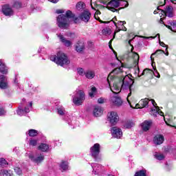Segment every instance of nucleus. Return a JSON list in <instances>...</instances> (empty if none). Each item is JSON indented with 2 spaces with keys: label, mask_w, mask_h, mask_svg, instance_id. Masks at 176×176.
<instances>
[{
  "label": "nucleus",
  "mask_w": 176,
  "mask_h": 176,
  "mask_svg": "<svg viewBox=\"0 0 176 176\" xmlns=\"http://www.w3.org/2000/svg\"><path fill=\"white\" fill-rule=\"evenodd\" d=\"M123 67L114 69L109 74L107 78V82L111 90L112 93L114 94H118L122 90H126L129 89L130 93L128 94L126 100L131 107V108L142 109V108H148L149 107V103H152V99L149 100L148 98L142 99L139 103L135 104V107H133L131 104V93H133V85H134V80L131 78V75H126L123 76Z\"/></svg>",
  "instance_id": "f257e3e1"
},
{
  "label": "nucleus",
  "mask_w": 176,
  "mask_h": 176,
  "mask_svg": "<svg viewBox=\"0 0 176 176\" xmlns=\"http://www.w3.org/2000/svg\"><path fill=\"white\" fill-rule=\"evenodd\" d=\"M69 19H73L74 23H78L79 21V18L75 16V14L72 13V11L67 10L66 12V15L60 14L56 18V23L59 28L63 30H67L69 27Z\"/></svg>",
  "instance_id": "f03ea898"
},
{
  "label": "nucleus",
  "mask_w": 176,
  "mask_h": 176,
  "mask_svg": "<svg viewBox=\"0 0 176 176\" xmlns=\"http://www.w3.org/2000/svg\"><path fill=\"white\" fill-rule=\"evenodd\" d=\"M50 60L57 64V65H60V67L68 65L70 63L68 56H67L63 52H58L56 55L51 56Z\"/></svg>",
  "instance_id": "7ed1b4c3"
},
{
  "label": "nucleus",
  "mask_w": 176,
  "mask_h": 176,
  "mask_svg": "<svg viewBox=\"0 0 176 176\" xmlns=\"http://www.w3.org/2000/svg\"><path fill=\"white\" fill-rule=\"evenodd\" d=\"M85 99V91L83 90L76 89L74 92L72 101L74 105H77V107L82 105Z\"/></svg>",
  "instance_id": "20e7f679"
},
{
  "label": "nucleus",
  "mask_w": 176,
  "mask_h": 176,
  "mask_svg": "<svg viewBox=\"0 0 176 176\" xmlns=\"http://www.w3.org/2000/svg\"><path fill=\"white\" fill-rule=\"evenodd\" d=\"M26 156L33 162V163H36V164H41L43 160H45V155L43 153H38V152H29L26 153Z\"/></svg>",
  "instance_id": "39448f33"
},
{
  "label": "nucleus",
  "mask_w": 176,
  "mask_h": 176,
  "mask_svg": "<svg viewBox=\"0 0 176 176\" xmlns=\"http://www.w3.org/2000/svg\"><path fill=\"white\" fill-rule=\"evenodd\" d=\"M101 149V146L98 143H96L90 148V155L95 162H98L101 159L100 157V151Z\"/></svg>",
  "instance_id": "423d86ee"
},
{
  "label": "nucleus",
  "mask_w": 176,
  "mask_h": 176,
  "mask_svg": "<svg viewBox=\"0 0 176 176\" xmlns=\"http://www.w3.org/2000/svg\"><path fill=\"white\" fill-rule=\"evenodd\" d=\"M173 10H174V8H173L172 6H167L165 10H161L160 15V24H164V22L163 20H164V17L167 16L168 17H173L174 13L173 12Z\"/></svg>",
  "instance_id": "0eeeda50"
},
{
  "label": "nucleus",
  "mask_w": 176,
  "mask_h": 176,
  "mask_svg": "<svg viewBox=\"0 0 176 176\" xmlns=\"http://www.w3.org/2000/svg\"><path fill=\"white\" fill-rule=\"evenodd\" d=\"M23 105H25V109H23L21 107H19L18 110L16 111L17 115L19 116H23L25 115L26 113H30V109L32 108V102H30L28 104L25 103V100L23 99Z\"/></svg>",
  "instance_id": "6e6552de"
},
{
  "label": "nucleus",
  "mask_w": 176,
  "mask_h": 176,
  "mask_svg": "<svg viewBox=\"0 0 176 176\" xmlns=\"http://www.w3.org/2000/svg\"><path fill=\"white\" fill-rule=\"evenodd\" d=\"M91 166L93 168L92 174L94 175H102L104 174V166H102L101 164L92 163Z\"/></svg>",
  "instance_id": "1a4fd4ad"
},
{
  "label": "nucleus",
  "mask_w": 176,
  "mask_h": 176,
  "mask_svg": "<svg viewBox=\"0 0 176 176\" xmlns=\"http://www.w3.org/2000/svg\"><path fill=\"white\" fill-rule=\"evenodd\" d=\"M120 6V0H111L107 3V9L111 10V12H119L118 8Z\"/></svg>",
  "instance_id": "9d476101"
},
{
  "label": "nucleus",
  "mask_w": 176,
  "mask_h": 176,
  "mask_svg": "<svg viewBox=\"0 0 176 176\" xmlns=\"http://www.w3.org/2000/svg\"><path fill=\"white\" fill-rule=\"evenodd\" d=\"M151 104L153 107H154V108L151 109L150 113L151 115H152L154 117L157 116V115H160V116H163L164 115L163 111H162L159 108V107H157V104H156V102H155V100H151Z\"/></svg>",
  "instance_id": "9b49d317"
},
{
  "label": "nucleus",
  "mask_w": 176,
  "mask_h": 176,
  "mask_svg": "<svg viewBox=\"0 0 176 176\" xmlns=\"http://www.w3.org/2000/svg\"><path fill=\"white\" fill-rule=\"evenodd\" d=\"M108 120L110 122L111 124L115 126L118 122H119V116L118 113L115 111H111L108 113Z\"/></svg>",
  "instance_id": "f8f14e48"
},
{
  "label": "nucleus",
  "mask_w": 176,
  "mask_h": 176,
  "mask_svg": "<svg viewBox=\"0 0 176 176\" xmlns=\"http://www.w3.org/2000/svg\"><path fill=\"white\" fill-rule=\"evenodd\" d=\"M1 12L4 16H8V17H10L14 14L13 9H12V7H10L9 4L3 6L1 8Z\"/></svg>",
  "instance_id": "ddd939ff"
},
{
  "label": "nucleus",
  "mask_w": 176,
  "mask_h": 176,
  "mask_svg": "<svg viewBox=\"0 0 176 176\" xmlns=\"http://www.w3.org/2000/svg\"><path fill=\"white\" fill-rule=\"evenodd\" d=\"M110 102L112 104V105H114V107H121V105L123 104L122 98H120V97L118 96H111Z\"/></svg>",
  "instance_id": "4468645a"
},
{
  "label": "nucleus",
  "mask_w": 176,
  "mask_h": 176,
  "mask_svg": "<svg viewBox=\"0 0 176 176\" xmlns=\"http://www.w3.org/2000/svg\"><path fill=\"white\" fill-rule=\"evenodd\" d=\"M111 135L113 138H122L123 135V132H122V129L118 127L114 126L111 128Z\"/></svg>",
  "instance_id": "2eb2a0df"
},
{
  "label": "nucleus",
  "mask_w": 176,
  "mask_h": 176,
  "mask_svg": "<svg viewBox=\"0 0 176 176\" xmlns=\"http://www.w3.org/2000/svg\"><path fill=\"white\" fill-rule=\"evenodd\" d=\"M9 87V83L8 82V77L4 75L0 76V89L5 90Z\"/></svg>",
  "instance_id": "dca6fc26"
},
{
  "label": "nucleus",
  "mask_w": 176,
  "mask_h": 176,
  "mask_svg": "<svg viewBox=\"0 0 176 176\" xmlns=\"http://www.w3.org/2000/svg\"><path fill=\"white\" fill-rule=\"evenodd\" d=\"M132 41L133 39L129 41V45H130V46L131 47V56H132V57L133 58L135 64H138V61L140 60V55H138V54H137L136 52H133V50H134V47H133V45H131Z\"/></svg>",
  "instance_id": "f3484780"
},
{
  "label": "nucleus",
  "mask_w": 176,
  "mask_h": 176,
  "mask_svg": "<svg viewBox=\"0 0 176 176\" xmlns=\"http://www.w3.org/2000/svg\"><path fill=\"white\" fill-rule=\"evenodd\" d=\"M57 36L58 38L60 39V42H62L63 45H64V46H65L66 47H71V46H72V42L65 38V37H64L63 34H57Z\"/></svg>",
  "instance_id": "a211bd4d"
},
{
  "label": "nucleus",
  "mask_w": 176,
  "mask_h": 176,
  "mask_svg": "<svg viewBox=\"0 0 176 176\" xmlns=\"http://www.w3.org/2000/svg\"><path fill=\"white\" fill-rule=\"evenodd\" d=\"M155 145H162L164 142V136L161 134H157L153 138Z\"/></svg>",
  "instance_id": "6ab92c4d"
},
{
  "label": "nucleus",
  "mask_w": 176,
  "mask_h": 176,
  "mask_svg": "<svg viewBox=\"0 0 176 176\" xmlns=\"http://www.w3.org/2000/svg\"><path fill=\"white\" fill-rule=\"evenodd\" d=\"M91 14L89 11H84L80 15V19L85 23H89Z\"/></svg>",
  "instance_id": "aec40b11"
},
{
  "label": "nucleus",
  "mask_w": 176,
  "mask_h": 176,
  "mask_svg": "<svg viewBox=\"0 0 176 176\" xmlns=\"http://www.w3.org/2000/svg\"><path fill=\"white\" fill-rule=\"evenodd\" d=\"M104 112V110L102 109V107L100 106H94V111H93V115L96 118H98L102 115Z\"/></svg>",
  "instance_id": "412c9836"
},
{
  "label": "nucleus",
  "mask_w": 176,
  "mask_h": 176,
  "mask_svg": "<svg viewBox=\"0 0 176 176\" xmlns=\"http://www.w3.org/2000/svg\"><path fill=\"white\" fill-rule=\"evenodd\" d=\"M10 166V162H9V160L0 157V168H7Z\"/></svg>",
  "instance_id": "4be33fe9"
},
{
  "label": "nucleus",
  "mask_w": 176,
  "mask_h": 176,
  "mask_svg": "<svg viewBox=\"0 0 176 176\" xmlns=\"http://www.w3.org/2000/svg\"><path fill=\"white\" fill-rule=\"evenodd\" d=\"M143 131H148L152 126V120H145L141 124Z\"/></svg>",
  "instance_id": "5701e85b"
},
{
  "label": "nucleus",
  "mask_w": 176,
  "mask_h": 176,
  "mask_svg": "<svg viewBox=\"0 0 176 176\" xmlns=\"http://www.w3.org/2000/svg\"><path fill=\"white\" fill-rule=\"evenodd\" d=\"M168 25L164 24L168 30L173 31V32H176V21H168Z\"/></svg>",
  "instance_id": "b1692460"
},
{
  "label": "nucleus",
  "mask_w": 176,
  "mask_h": 176,
  "mask_svg": "<svg viewBox=\"0 0 176 176\" xmlns=\"http://www.w3.org/2000/svg\"><path fill=\"white\" fill-rule=\"evenodd\" d=\"M0 72L3 74V75L8 74V67L5 65L3 60H0Z\"/></svg>",
  "instance_id": "393cba45"
},
{
  "label": "nucleus",
  "mask_w": 176,
  "mask_h": 176,
  "mask_svg": "<svg viewBox=\"0 0 176 176\" xmlns=\"http://www.w3.org/2000/svg\"><path fill=\"white\" fill-rule=\"evenodd\" d=\"M60 168L61 171H68V170H69V166H68V162L62 161L60 164Z\"/></svg>",
  "instance_id": "a878e982"
},
{
  "label": "nucleus",
  "mask_w": 176,
  "mask_h": 176,
  "mask_svg": "<svg viewBox=\"0 0 176 176\" xmlns=\"http://www.w3.org/2000/svg\"><path fill=\"white\" fill-rule=\"evenodd\" d=\"M96 76V72L93 70H87L85 72V77L87 79H93Z\"/></svg>",
  "instance_id": "bb28decb"
},
{
  "label": "nucleus",
  "mask_w": 176,
  "mask_h": 176,
  "mask_svg": "<svg viewBox=\"0 0 176 176\" xmlns=\"http://www.w3.org/2000/svg\"><path fill=\"white\" fill-rule=\"evenodd\" d=\"M0 174L1 176H13V171L10 170L3 169L1 170Z\"/></svg>",
  "instance_id": "cd10ccee"
},
{
  "label": "nucleus",
  "mask_w": 176,
  "mask_h": 176,
  "mask_svg": "<svg viewBox=\"0 0 176 176\" xmlns=\"http://www.w3.org/2000/svg\"><path fill=\"white\" fill-rule=\"evenodd\" d=\"M57 111H58V114L60 115V116H63L65 115V113H67L65 109L63 106H58Z\"/></svg>",
  "instance_id": "c85d7f7f"
},
{
  "label": "nucleus",
  "mask_w": 176,
  "mask_h": 176,
  "mask_svg": "<svg viewBox=\"0 0 176 176\" xmlns=\"http://www.w3.org/2000/svg\"><path fill=\"white\" fill-rule=\"evenodd\" d=\"M26 134H28L30 137H36V135L38 134V132L35 129H30L28 131Z\"/></svg>",
  "instance_id": "c756f323"
},
{
  "label": "nucleus",
  "mask_w": 176,
  "mask_h": 176,
  "mask_svg": "<svg viewBox=\"0 0 176 176\" xmlns=\"http://www.w3.org/2000/svg\"><path fill=\"white\" fill-rule=\"evenodd\" d=\"M155 65V63L153 62L152 63V67H153V69L152 70V74H153V75L156 77V78H160V74H159V72H157V69H156V66Z\"/></svg>",
  "instance_id": "7c9ffc66"
},
{
  "label": "nucleus",
  "mask_w": 176,
  "mask_h": 176,
  "mask_svg": "<svg viewBox=\"0 0 176 176\" xmlns=\"http://www.w3.org/2000/svg\"><path fill=\"white\" fill-rule=\"evenodd\" d=\"M38 149L42 151V152H46V151L49 150V145L47 144H41L39 145Z\"/></svg>",
  "instance_id": "2f4dec72"
},
{
  "label": "nucleus",
  "mask_w": 176,
  "mask_h": 176,
  "mask_svg": "<svg viewBox=\"0 0 176 176\" xmlns=\"http://www.w3.org/2000/svg\"><path fill=\"white\" fill-rule=\"evenodd\" d=\"M76 8L77 10H83V9H85V8H86V6L82 2H78L76 4Z\"/></svg>",
  "instance_id": "473e14b6"
},
{
  "label": "nucleus",
  "mask_w": 176,
  "mask_h": 176,
  "mask_svg": "<svg viewBox=\"0 0 176 176\" xmlns=\"http://www.w3.org/2000/svg\"><path fill=\"white\" fill-rule=\"evenodd\" d=\"M83 49H85V45H83V43L77 44L76 45V50L78 53H80V52H82Z\"/></svg>",
  "instance_id": "72a5a7b5"
},
{
  "label": "nucleus",
  "mask_w": 176,
  "mask_h": 176,
  "mask_svg": "<svg viewBox=\"0 0 176 176\" xmlns=\"http://www.w3.org/2000/svg\"><path fill=\"white\" fill-rule=\"evenodd\" d=\"M134 122L132 121H127L124 124V129H131V127H133Z\"/></svg>",
  "instance_id": "f704fd0d"
},
{
  "label": "nucleus",
  "mask_w": 176,
  "mask_h": 176,
  "mask_svg": "<svg viewBox=\"0 0 176 176\" xmlns=\"http://www.w3.org/2000/svg\"><path fill=\"white\" fill-rule=\"evenodd\" d=\"M157 160H164V155L160 153H155L154 155Z\"/></svg>",
  "instance_id": "c9c22d12"
},
{
  "label": "nucleus",
  "mask_w": 176,
  "mask_h": 176,
  "mask_svg": "<svg viewBox=\"0 0 176 176\" xmlns=\"http://www.w3.org/2000/svg\"><path fill=\"white\" fill-rule=\"evenodd\" d=\"M38 144V140L35 138H30L29 140V145L31 146H36V144Z\"/></svg>",
  "instance_id": "e433bc0d"
},
{
  "label": "nucleus",
  "mask_w": 176,
  "mask_h": 176,
  "mask_svg": "<svg viewBox=\"0 0 176 176\" xmlns=\"http://www.w3.org/2000/svg\"><path fill=\"white\" fill-rule=\"evenodd\" d=\"M166 54V53L164 52V51L162 50H157L155 53H153L151 56V61L153 62V56H155V54Z\"/></svg>",
  "instance_id": "4c0bfd02"
},
{
  "label": "nucleus",
  "mask_w": 176,
  "mask_h": 176,
  "mask_svg": "<svg viewBox=\"0 0 176 176\" xmlns=\"http://www.w3.org/2000/svg\"><path fill=\"white\" fill-rule=\"evenodd\" d=\"M134 176H146V170H141L135 173Z\"/></svg>",
  "instance_id": "58836bf2"
},
{
  "label": "nucleus",
  "mask_w": 176,
  "mask_h": 176,
  "mask_svg": "<svg viewBox=\"0 0 176 176\" xmlns=\"http://www.w3.org/2000/svg\"><path fill=\"white\" fill-rule=\"evenodd\" d=\"M102 32L103 35L107 36V35H111L112 32L111 31V29L106 28L102 30Z\"/></svg>",
  "instance_id": "ea45409f"
},
{
  "label": "nucleus",
  "mask_w": 176,
  "mask_h": 176,
  "mask_svg": "<svg viewBox=\"0 0 176 176\" xmlns=\"http://www.w3.org/2000/svg\"><path fill=\"white\" fill-rule=\"evenodd\" d=\"M96 91H97V88H96L95 87H93L91 89V91L89 93V97H91V98H93V97H94V96L96 95Z\"/></svg>",
  "instance_id": "a19ab883"
},
{
  "label": "nucleus",
  "mask_w": 176,
  "mask_h": 176,
  "mask_svg": "<svg viewBox=\"0 0 176 176\" xmlns=\"http://www.w3.org/2000/svg\"><path fill=\"white\" fill-rule=\"evenodd\" d=\"M77 72L78 75H80L81 76H86V72H85V69L83 68L79 67L77 69Z\"/></svg>",
  "instance_id": "79ce46f5"
},
{
  "label": "nucleus",
  "mask_w": 176,
  "mask_h": 176,
  "mask_svg": "<svg viewBox=\"0 0 176 176\" xmlns=\"http://www.w3.org/2000/svg\"><path fill=\"white\" fill-rule=\"evenodd\" d=\"M120 6H124V8H127V6H129V3L126 1L120 0Z\"/></svg>",
  "instance_id": "37998d69"
},
{
  "label": "nucleus",
  "mask_w": 176,
  "mask_h": 176,
  "mask_svg": "<svg viewBox=\"0 0 176 176\" xmlns=\"http://www.w3.org/2000/svg\"><path fill=\"white\" fill-rule=\"evenodd\" d=\"M6 114V111L5 108L3 107L2 104H0V116H3Z\"/></svg>",
  "instance_id": "c03bdc74"
},
{
  "label": "nucleus",
  "mask_w": 176,
  "mask_h": 176,
  "mask_svg": "<svg viewBox=\"0 0 176 176\" xmlns=\"http://www.w3.org/2000/svg\"><path fill=\"white\" fill-rule=\"evenodd\" d=\"M160 46H162V47H166V53L165 54L166 56H168V51H167V49H168V45H166L164 42H162V41H160Z\"/></svg>",
  "instance_id": "a18cd8bd"
},
{
  "label": "nucleus",
  "mask_w": 176,
  "mask_h": 176,
  "mask_svg": "<svg viewBox=\"0 0 176 176\" xmlns=\"http://www.w3.org/2000/svg\"><path fill=\"white\" fill-rule=\"evenodd\" d=\"M14 171L18 175H21V174H23L21 169L17 166L14 168Z\"/></svg>",
  "instance_id": "49530a36"
},
{
  "label": "nucleus",
  "mask_w": 176,
  "mask_h": 176,
  "mask_svg": "<svg viewBox=\"0 0 176 176\" xmlns=\"http://www.w3.org/2000/svg\"><path fill=\"white\" fill-rule=\"evenodd\" d=\"M13 8H16V9L21 8V3L20 1H15L14 3Z\"/></svg>",
  "instance_id": "de8ad7c7"
},
{
  "label": "nucleus",
  "mask_w": 176,
  "mask_h": 176,
  "mask_svg": "<svg viewBox=\"0 0 176 176\" xmlns=\"http://www.w3.org/2000/svg\"><path fill=\"white\" fill-rule=\"evenodd\" d=\"M148 74H152V70L149 69H145L142 73V75H148Z\"/></svg>",
  "instance_id": "09e8293b"
},
{
  "label": "nucleus",
  "mask_w": 176,
  "mask_h": 176,
  "mask_svg": "<svg viewBox=\"0 0 176 176\" xmlns=\"http://www.w3.org/2000/svg\"><path fill=\"white\" fill-rule=\"evenodd\" d=\"M66 35L67 36H68L69 38H71L72 39H74L76 36L75 33H72V32L67 33Z\"/></svg>",
  "instance_id": "8fccbe9b"
},
{
  "label": "nucleus",
  "mask_w": 176,
  "mask_h": 176,
  "mask_svg": "<svg viewBox=\"0 0 176 176\" xmlns=\"http://www.w3.org/2000/svg\"><path fill=\"white\" fill-rule=\"evenodd\" d=\"M98 104H104L105 102V99L103 98H100L98 99Z\"/></svg>",
  "instance_id": "3c124183"
},
{
  "label": "nucleus",
  "mask_w": 176,
  "mask_h": 176,
  "mask_svg": "<svg viewBox=\"0 0 176 176\" xmlns=\"http://www.w3.org/2000/svg\"><path fill=\"white\" fill-rule=\"evenodd\" d=\"M65 10H57L56 11V13H57V14H61L63 13H65Z\"/></svg>",
  "instance_id": "603ef678"
},
{
  "label": "nucleus",
  "mask_w": 176,
  "mask_h": 176,
  "mask_svg": "<svg viewBox=\"0 0 176 176\" xmlns=\"http://www.w3.org/2000/svg\"><path fill=\"white\" fill-rule=\"evenodd\" d=\"M94 18L96 19V20H98V21H100V23H104V21H101V19H100V17H98V16L97 15H94Z\"/></svg>",
  "instance_id": "864d4df0"
},
{
  "label": "nucleus",
  "mask_w": 176,
  "mask_h": 176,
  "mask_svg": "<svg viewBox=\"0 0 176 176\" xmlns=\"http://www.w3.org/2000/svg\"><path fill=\"white\" fill-rule=\"evenodd\" d=\"M118 24L120 25H124V24H126V21H118Z\"/></svg>",
  "instance_id": "5fc2aeb1"
},
{
  "label": "nucleus",
  "mask_w": 176,
  "mask_h": 176,
  "mask_svg": "<svg viewBox=\"0 0 176 176\" xmlns=\"http://www.w3.org/2000/svg\"><path fill=\"white\" fill-rule=\"evenodd\" d=\"M50 2H52V3H57L58 0H48Z\"/></svg>",
  "instance_id": "6e6d98bb"
},
{
  "label": "nucleus",
  "mask_w": 176,
  "mask_h": 176,
  "mask_svg": "<svg viewBox=\"0 0 176 176\" xmlns=\"http://www.w3.org/2000/svg\"><path fill=\"white\" fill-rule=\"evenodd\" d=\"M14 82L17 85H19V80H17V78H15Z\"/></svg>",
  "instance_id": "4d7b16f0"
},
{
  "label": "nucleus",
  "mask_w": 176,
  "mask_h": 176,
  "mask_svg": "<svg viewBox=\"0 0 176 176\" xmlns=\"http://www.w3.org/2000/svg\"><path fill=\"white\" fill-rule=\"evenodd\" d=\"M96 15H98V14H101V12L100 11H96Z\"/></svg>",
  "instance_id": "13d9d810"
},
{
  "label": "nucleus",
  "mask_w": 176,
  "mask_h": 176,
  "mask_svg": "<svg viewBox=\"0 0 176 176\" xmlns=\"http://www.w3.org/2000/svg\"><path fill=\"white\" fill-rule=\"evenodd\" d=\"M157 13H159V12H157V10L154 11V14H157Z\"/></svg>",
  "instance_id": "bf43d9fd"
},
{
  "label": "nucleus",
  "mask_w": 176,
  "mask_h": 176,
  "mask_svg": "<svg viewBox=\"0 0 176 176\" xmlns=\"http://www.w3.org/2000/svg\"><path fill=\"white\" fill-rule=\"evenodd\" d=\"M114 53H115V54H116V59H117V60H119V59L118 58V56L116 55V52H114Z\"/></svg>",
  "instance_id": "052dcab7"
},
{
  "label": "nucleus",
  "mask_w": 176,
  "mask_h": 176,
  "mask_svg": "<svg viewBox=\"0 0 176 176\" xmlns=\"http://www.w3.org/2000/svg\"><path fill=\"white\" fill-rule=\"evenodd\" d=\"M172 2H173V3H175L176 4V0H173Z\"/></svg>",
  "instance_id": "680f3d73"
},
{
  "label": "nucleus",
  "mask_w": 176,
  "mask_h": 176,
  "mask_svg": "<svg viewBox=\"0 0 176 176\" xmlns=\"http://www.w3.org/2000/svg\"><path fill=\"white\" fill-rule=\"evenodd\" d=\"M160 7H162V6H160V7L157 8V10H161L162 11V10L159 9V8H160Z\"/></svg>",
  "instance_id": "e2e57ef3"
},
{
  "label": "nucleus",
  "mask_w": 176,
  "mask_h": 176,
  "mask_svg": "<svg viewBox=\"0 0 176 176\" xmlns=\"http://www.w3.org/2000/svg\"><path fill=\"white\" fill-rule=\"evenodd\" d=\"M123 30L124 31H127V29L126 28H124Z\"/></svg>",
  "instance_id": "0e129e2a"
},
{
  "label": "nucleus",
  "mask_w": 176,
  "mask_h": 176,
  "mask_svg": "<svg viewBox=\"0 0 176 176\" xmlns=\"http://www.w3.org/2000/svg\"><path fill=\"white\" fill-rule=\"evenodd\" d=\"M107 176H115V175H112V174H109V175H108Z\"/></svg>",
  "instance_id": "69168bd1"
},
{
  "label": "nucleus",
  "mask_w": 176,
  "mask_h": 176,
  "mask_svg": "<svg viewBox=\"0 0 176 176\" xmlns=\"http://www.w3.org/2000/svg\"><path fill=\"white\" fill-rule=\"evenodd\" d=\"M114 24H115V25H116V27H118V23H116L115 22Z\"/></svg>",
  "instance_id": "338daca9"
},
{
  "label": "nucleus",
  "mask_w": 176,
  "mask_h": 176,
  "mask_svg": "<svg viewBox=\"0 0 176 176\" xmlns=\"http://www.w3.org/2000/svg\"><path fill=\"white\" fill-rule=\"evenodd\" d=\"M157 36H158V38H160V34H157Z\"/></svg>",
  "instance_id": "774afa93"
}]
</instances>
